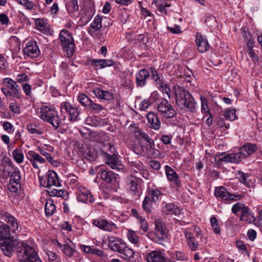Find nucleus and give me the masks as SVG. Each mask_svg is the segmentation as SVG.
<instances>
[{
  "instance_id": "1",
  "label": "nucleus",
  "mask_w": 262,
  "mask_h": 262,
  "mask_svg": "<svg viewBox=\"0 0 262 262\" xmlns=\"http://www.w3.org/2000/svg\"><path fill=\"white\" fill-rule=\"evenodd\" d=\"M0 249L3 253L11 257L18 249L19 262H42L35 248L26 242L13 238L0 239Z\"/></svg>"
},
{
  "instance_id": "2",
  "label": "nucleus",
  "mask_w": 262,
  "mask_h": 262,
  "mask_svg": "<svg viewBox=\"0 0 262 262\" xmlns=\"http://www.w3.org/2000/svg\"><path fill=\"white\" fill-rule=\"evenodd\" d=\"M177 106L182 111L195 113L197 111L196 103L191 94L184 88L177 85L174 88Z\"/></svg>"
},
{
  "instance_id": "3",
  "label": "nucleus",
  "mask_w": 262,
  "mask_h": 262,
  "mask_svg": "<svg viewBox=\"0 0 262 262\" xmlns=\"http://www.w3.org/2000/svg\"><path fill=\"white\" fill-rule=\"evenodd\" d=\"M101 152L105 158V163L112 169L118 171H123L124 166L116 155V149L111 143L105 144L101 149Z\"/></svg>"
},
{
  "instance_id": "4",
  "label": "nucleus",
  "mask_w": 262,
  "mask_h": 262,
  "mask_svg": "<svg viewBox=\"0 0 262 262\" xmlns=\"http://www.w3.org/2000/svg\"><path fill=\"white\" fill-rule=\"evenodd\" d=\"M107 241L109 248L112 251L122 254V258L129 259L133 257L134 252L127 246L126 243L122 239L114 236H108Z\"/></svg>"
},
{
  "instance_id": "5",
  "label": "nucleus",
  "mask_w": 262,
  "mask_h": 262,
  "mask_svg": "<svg viewBox=\"0 0 262 262\" xmlns=\"http://www.w3.org/2000/svg\"><path fill=\"white\" fill-rule=\"evenodd\" d=\"M1 90L7 98H20L21 90L19 86L13 79L5 78L2 82Z\"/></svg>"
},
{
  "instance_id": "6",
  "label": "nucleus",
  "mask_w": 262,
  "mask_h": 262,
  "mask_svg": "<svg viewBox=\"0 0 262 262\" xmlns=\"http://www.w3.org/2000/svg\"><path fill=\"white\" fill-rule=\"evenodd\" d=\"M40 117L41 119L57 129L60 123V119L57 112L54 108L48 106H42L40 108Z\"/></svg>"
},
{
  "instance_id": "7",
  "label": "nucleus",
  "mask_w": 262,
  "mask_h": 262,
  "mask_svg": "<svg viewBox=\"0 0 262 262\" xmlns=\"http://www.w3.org/2000/svg\"><path fill=\"white\" fill-rule=\"evenodd\" d=\"M233 213L236 214L238 212H241L240 221L245 222L248 224H252L255 221V217L251 210L245 204L237 203L232 207Z\"/></svg>"
},
{
  "instance_id": "8",
  "label": "nucleus",
  "mask_w": 262,
  "mask_h": 262,
  "mask_svg": "<svg viewBox=\"0 0 262 262\" xmlns=\"http://www.w3.org/2000/svg\"><path fill=\"white\" fill-rule=\"evenodd\" d=\"M59 39L62 49L67 52L69 56H71L75 48V43L72 34L66 30H62L59 33Z\"/></svg>"
},
{
  "instance_id": "9",
  "label": "nucleus",
  "mask_w": 262,
  "mask_h": 262,
  "mask_svg": "<svg viewBox=\"0 0 262 262\" xmlns=\"http://www.w3.org/2000/svg\"><path fill=\"white\" fill-rule=\"evenodd\" d=\"M184 234L188 248L191 251H195L199 249V242L197 238H200V242L206 244L207 242V237L204 236L200 231H196L195 235H194L191 232L185 230Z\"/></svg>"
},
{
  "instance_id": "10",
  "label": "nucleus",
  "mask_w": 262,
  "mask_h": 262,
  "mask_svg": "<svg viewBox=\"0 0 262 262\" xmlns=\"http://www.w3.org/2000/svg\"><path fill=\"white\" fill-rule=\"evenodd\" d=\"M155 240L158 244L165 246L168 242L169 239L167 230L165 225L159 219L155 221Z\"/></svg>"
},
{
  "instance_id": "11",
  "label": "nucleus",
  "mask_w": 262,
  "mask_h": 262,
  "mask_svg": "<svg viewBox=\"0 0 262 262\" xmlns=\"http://www.w3.org/2000/svg\"><path fill=\"white\" fill-rule=\"evenodd\" d=\"M157 108L163 118L170 119L176 116V111L165 99H162L157 103Z\"/></svg>"
},
{
  "instance_id": "12",
  "label": "nucleus",
  "mask_w": 262,
  "mask_h": 262,
  "mask_svg": "<svg viewBox=\"0 0 262 262\" xmlns=\"http://www.w3.org/2000/svg\"><path fill=\"white\" fill-rule=\"evenodd\" d=\"M39 179L41 185L45 187L50 188L53 186L56 187L61 186L58 175L53 170H49L45 177H39Z\"/></svg>"
},
{
  "instance_id": "13",
  "label": "nucleus",
  "mask_w": 262,
  "mask_h": 262,
  "mask_svg": "<svg viewBox=\"0 0 262 262\" xmlns=\"http://www.w3.org/2000/svg\"><path fill=\"white\" fill-rule=\"evenodd\" d=\"M141 179L133 176L132 173L126 178V188L132 194L139 195L141 193Z\"/></svg>"
},
{
  "instance_id": "14",
  "label": "nucleus",
  "mask_w": 262,
  "mask_h": 262,
  "mask_svg": "<svg viewBox=\"0 0 262 262\" xmlns=\"http://www.w3.org/2000/svg\"><path fill=\"white\" fill-rule=\"evenodd\" d=\"M92 224L99 229L107 232H116L118 229L117 226L113 222L105 219L94 220Z\"/></svg>"
},
{
  "instance_id": "15",
  "label": "nucleus",
  "mask_w": 262,
  "mask_h": 262,
  "mask_svg": "<svg viewBox=\"0 0 262 262\" xmlns=\"http://www.w3.org/2000/svg\"><path fill=\"white\" fill-rule=\"evenodd\" d=\"M257 149L255 144L252 143H247L239 148V151L235 153L236 160L238 163L241 162L243 159H245L252 154Z\"/></svg>"
},
{
  "instance_id": "16",
  "label": "nucleus",
  "mask_w": 262,
  "mask_h": 262,
  "mask_svg": "<svg viewBox=\"0 0 262 262\" xmlns=\"http://www.w3.org/2000/svg\"><path fill=\"white\" fill-rule=\"evenodd\" d=\"M214 162L216 167H220L224 163H238L235 153L226 154L222 152L220 154L216 155L214 157Z\"/></svg>"
},
{
  "instance_id": "17",
  "label": "nucleus",
  "mask_w": 262,
  "mask_h": 262,
  "mask_svg": "<svg viewBox=\"0 0 262 262\" xmlns=\"http://www.w3.org/2000/svg\"><path fill=\"white\" fill-rule=\"evenodd\" d=\"M77 199L79 202L84 203H93L95 199L90 191L84 187L80 186L77 190Z\"/></svg>"
},
{
  "instance_id": "18",
  "label": "nucleus",
  "mask_w": 262,
  "mask_h": 262,
  "mask_svg": "<svg viewBox=\"0 0 262 262\" xmlns=\"http://www.w3.org/2000/svg\"><path fill=\"white\" fill-rule=\"evenodd\" d=\"M26 156L35 169H39L46 162V160L34 151H29Z\"/></svg>"
},
{
  "instance_id": "19",
  "label": "nucleus",
  "mask_w": 262,
  "mask_h": 262,
  "mask_svg": "<svg viewBox=\"0 0 262 262\" xmlns=\"http://www.w3.org/2000/svg\"><path fill=\"white\" fill-rule=\"evenodd\" d=\"M23 51L25 55L32 58L38 57L40 53L37 42L35 41L27 42Z\"/></svg>"
},
{
  "instance_id": "20",
  "label": "nucleus",
  "mask_w": 262,
  "mask_h": 262,
  "mask_svg": "<svg viewBox=\"0 0 262 262\" xmlns=\"http://www.w3.org/2000/svg\"><path fill=\"white\" fill-rule=\"evenodd\" d=\"M165 170L168 180L178 187L181 186L180 179L177 172L169 166L166 165Z\"/></svg>"
},
{
  "instance_id": "21",
  "label": "nucleus",
  "mask_w": 262,
  "mask_h": 262,
  "mask_svg": "<svg viewBox=\"0 0 262 262\" xmlns=\"http://www.w3.org/2000/svg\"><path fill=\"white\" fill-rule=\"evenodd\" d=\"M150 72L145 69L140 70L136 74V84L137 87H143L146 84V80L150 77Z\"/></svg>"
},
{
  "instance_id": "22",
  "label": "nucleus",
  "mask_w": 262,
  "mask_h": 262,
  "mask_svg": "<svg viewBox=\"0 0 262 262\" xmlns=\"http://www.w3.org/2000/svg\"><path fill=\"white\" fill-rule=\"evenodd\" d=\"M0 216L1 219L10 225L9 227L12 231L18 230V224L14 216L4 211L0 212Z\"/></svg>"
},
{
  "instance_id": "23",
  "label": "nucleus",
  "mask_w": 262,
  "mask_h": 262,
  "mask_svg": "<svg viewBox=\"0 0 262 262\" xmlns=\"http://www.w3.org/2000/svg\"><path fill=\"white\" fill-rule=\"evenodd\" d=\"M195 42L198 50L201 53H204L208 50L209 45L207 39L200 33H197L195 36Z\"/></svg>"
},
{
  "instance_id": "24",
  "label": "nucleus",
  "mask_w": 262,
  "mask_h": 262,
  "mask_svg": "<svg viewBox=\"0 0 262 262\" xmlns=\"http://www.w3.org/2000/svg\"><path fill=\"white\" fill-rule=\"evenodd\" d=\"M150 128L156 130H158L161 125V121L157 114L150 112L146 116Z\"/></svg>"
},
{
  "instance_id": "25",
  "label": "nucleus",
  "mask_w": 262,
  "mask_h": 262,
  "mask_svg": "<svg viewBox=\"0 0 262 262\" xmlns=\"http://www.w3.org/2000/svg\"><path fill=\"white\" fill-rule=\"evenodd\" d=\"M99 173L100 174L101 179L107 183L115 184L117 183L116 176L112 171L101 169Z\"/></svg>"
},
{
  "instance_id": "26",
  "label": "nucleus",
  "mask_w": 262,
  "mask_h": 262,
  "mask_svg": "<svg viewBox=\"0 0 262 262\" xmlns=\"http://www.w3.org/2000/svg\"><path fill=\"white\" fill-rule=\"evenodd\" d=\"M165 257L160 251H152L146 254L148 262H164Z\"/></svg>"
},
{
  "instance_id": "27",
  "label": "nucleus",
  "mask_w": 262,
  "mask_h": 262,
  "mask_svg": "<svg viewBox=\"0 0 262 262\" xmlns=\"http://www.w3.org/2000/svg\"><path fill=\"white\" fill-rule=\"evenodd\" d=\"M101 21L102 18L99 15H97L95 17L94 20L88 29V33L91 36H93L96 31L99 30L102 28Z\"/></svg>"
},
{
  "instance_id": "28",
  "label": "nucleus",
  "mask_w": 262,
  "mask_h": 262,
  "mask_svg": "<svg viewBox=\"0 0 262 262\" xmlns=\"http://www.w3.org/2000/svg\"><path fill=\"white\" fill-rule=\"evenodd\" d=\"M93 92L97 97L99 99L110 100L113 99V94L107 91H104L99 88L94 89Z\"/></svg>"
},
{
  "instance_id": "29",
  "label": "nucleus",
  "mask_w": 262,
  "mask_h": 262,
  "mask_svg": "<svg viewBox=\"0 0 262 262\" xmlns=\"http://www.w3.org/2000/svg\"><path fill=\"white\" fill-rule=\"evenodd\" d=\"M242 36L244 38L245 41L246 42L247 47H251L254 46L255 42L252 34L249 31V30L247 27H244L242 29Z\"/></svg>"
},
{
  "instance_id": "30",
  "label": "nucleus",
  "mask_w": 262,
  "mask_h": 262,
  "mask_svg": "<svg viewBox=\"0 0 262 262\" xmlns=\"http://www.w3.org/2000/svg\"><path fill=\"white\" fill-rule=\"evenodd\" d=\"M126 236L128 241L134 244L135 246L139 247L140 246L139 237L134 231L131 229H127Z\"/></svg>"
},
{
  "instance_id": "31",
  "label": "nucleus",
  "mask_w": 262,
  "mask_h": 262,
  "mask_svg": "<svg viewBox=\"0 0 262 262\" xmlns=\"http://www.w3.org/2000/svg\"><path fill=\"white\" fill-rule=\"evenodd\" d=\"M229 193L224 187L221 186L215 188V195L223 200H228Z\"/></svg>"
},
{
  "instance_id": "32",
  "label": "nucleus",
  "mask_w": 262,
  "mask_h": 262,
  "mask_svg": "<svg viewBox=\"0 0 262 262\" xmlns=\"http://www.w3.org/2000/svg\"><path fill=\"white\" fill-rule=\"evenodd\" d=\"M35 24L38 29L45 34H47L50 31V28L48 24L44 19H38L35 21Z\"/></svg>"
},
{
  "instance_id": "33",
  "label": "nucleus",
  "mask_w": 262,
  "mask_h": 262,
  "mask_svg": "<svg viewBox=\"0 0 262 262\" xmlns=\"http://www.w3.org/2000/svg\"><path fill=\"white\" fill-rule=\"evenodd\" d=\"M12 238L10 236V227L6 224L0 226V239Z\"/></svg>"
},
{
  "instance_id": "34",
  "label": "nucleus",
  "mask_w": 262,
  "mask_h": 262,
  "mask_svg": "<svg viewBox=\"0 0 262 262\" xmlns=\"http://www.w3.org/2000/svg\"><path fill=\"white\" fill-rule=\"evenodd\" d=\"M38 150L39 151L41 155L46 158L48 162L52 165L54 166H57L59 165V163L58 161L57 160H54L51 155L49 153L47 152L45 149L40 147H38Z\"/></svg>"
},
{
  "instance_id": "35",
  "label": "nucleus",
  "mask_w": 262,
  "mask_h": 262,
  "mask_svg": "<svg viewBox=\"0 0 262 262\" xmlns=\"http://www.w3.org/2000/svg\"><path fill=\"white\" fill-rule=\"evenodd\" d=\"M45 213L47 216H51L56 209L55 205L52 200H47L45 204Z\"/></svg>"
},
{
  "instance_id": "36",
  "label": "nucleus",
  "mask_w": 262,
  "mask_h": 262,
  "mask_svg": "<svg viewBox=\"0 0 262 262\" xmlns=\"http://www.w3.org/2000/svg\"><path fill=\"white\" fill-rule=\"evenodd\" d=\"M48 192L51 196L60 197L63 199L68 195L67 192L62 189H51L48 190Z\"/></svg>"
},
{
  "instance_id": "37",
  "label": "nucleus",
  "mask_w": 262,
  "mask_h": 262,
  "mask_svg": "<svg viewBox=\"0 0 262 262\" xmlns=\"http://www.w3.org/2000/svg\"><path fill=\"white\" fill-rule=\"evenodd\" d=\"M138 221L140 228L138 232L139 233L143 234L148 231V223L145 218L143 217H138Z\"/></svg>"
},
{
  "instance_id": "38",
  "label": "nucleus",
  "mask_w": 262,
  "mask_h": 262,
  "mask_svg": "<svg viewBox=\"0 0 262 262\" xmlns=\"http://www.w3.org/2000/svg\"><path fill=\"white\" fill-rule=\"evenodd\" d=\"M83 156L88 160L93 161L97 158V154L94 149L88 148L83 152Z\"/></svg>"
},
{
  "instance_id": "39",
  "label": "nucleus",
  "mask_w": 262,
  "mask_h": 262,
  "mask_svg": "<svg viewBox=\"0 0 262 262\" xmlns=\"http://www.w3.org/2000/svg\"><path fill=\"white\" fill-rule=\"evenodd\" d=\"M149 197H145L142 202V208L143 210L147 213H150L152 210V204Z\"/></svg>"
},
{
  "instance_id": "40",
  "label": "nucleus",
  "mask_w": 262,
  "mask_h": 262,
  "mask_svg": "<svg viewBox=\"0 0 262 262\" xmlns=\"http://www.w3.org/2000/svg\"><path fill=\"white\" fill-rule=\"evenodd\" d=\"M235 112V109L232 108H228L224 110L223 113L224 116L227 120L233 121L236 118Z\"/></svg>"
},
{
  "instance_id": "41",
  "label": "nucleus",
  "mask_w": 262,
  "mask_h": 262,
  "mask_svg": "<svg viewBox=\"0 0 262 262\" xmlns=\"http://www.w3.org/2000/svg\"><path fill=\"white\" fill-rule=\"evenodd\" d=\"M150 73L151 74L152 78L154 79L155 82L157 85L158 88L162 86L164 84L163 82L162 79L161 78L159 75L158 74L156 69L154 68H150Z\"/></svg>"
},
{
  "instance_id": "42",
  "label": "nucleus",
  "mask_w": 262,
  "mask_h": 262,
  "mask_svg": "<svg viewBox=\"0 0 262 262\" xmlns=\"http://www.w3.org/2000/svg\"><path fill=\"white\" fill-rule=\"evenodd\" d=\"M12 156L16 163H21L24 159L23 151L20 149H16L12 152Z\"/></svg>"
},
{
  "instance_id": "43",
  "label": "nucleus",
  "mask_w": 262,
  "mask_h": 262,
  "mask_svg": "<svg viewBox=\"0 0 262 262\" xmlns=\"http://www.w3.org/2000/svg\"><path fill=\"white\" fill-rule=\"evenodd\" d=\"M160 195V191L157 189H154L150 190L148 192V195L146 197H149V199L152 202L156 203L159 200V198Z\"/></svg>"
},
{
  "instance_id": "44",
  "label": "nucleus",
  "mask_w": 262,
  "mask_h": 262,
  "mask_svg": "<svg viewBox=\"0 0 262 262\" xmlns=\"http://www.w3.org/2000/svg\"><path fill=\"white\" fill-rule=\"evenodd\" d=\"M87 108L95 114L99 113L104 110V107L102 105L94 103L92 100Z\"/></svg>"
},
{
  "instance_id": "45",
  "label": "nucleus",
  "mask_w": 262,
  "mask_h": 262,
  "mask_svg": "<svg viewBox=\"0 0 262 262\" xmlns=\"http://www.w3.org/2000/svg\"><path fill=\"white\" fill-rule=\"evenodd\" d=\"M78 101L83 106L88 107L92 100L84 94H80L78 98Z\"/></svg>"
},
{
  "instance_id": "46",
  "label": "nucleus",
  "mask_w": 262,
  "mask_h": 262,
  "mask_svg": "<svg viewBox=\"0 0 262 262\" xmlns=\"http://www.w3.org/2000/svg\"><path fill=\"white\" fill-rule=\"evenodd\" d=\"M61 249L63 253L68 257H72L73 255L74 249L68 244L61 245Z\"/></svg>"
},
{
  "instance_id": "47",
  "label": "nucleus",
  "mask_w": 262,
  "mask_h": 262,
  "mask_svg": "<svg viewBox=\"0 0 262 262\" xmlns=\"http://www.w3.org/2000/svg\"><path fill=\"white\" fill-rule=\"evenodd\" d=\"M80 113V110L77 107H74L71 110L70 113L69 114L70 116V120L76 121L79 119L78 118L79 115Z\"/></svg>"
},
{
  "instance_id": "48",
  "label": "nucleus",
  "mask_w": 262,
  "mask_h": 262,
  "mask_svg": "<svg viewBox=\"0 0 262 262\" xmlns=\"http://www.w3.org/2000/svg\"><path fill=\"white\" fill-rule=\"evenodd\" d=\"M201 111L203 113L210 114V111L208 108L207 99L203 96H201Z\"/></svg>"
},
{
  "instance_id": "49",
  "label": "nucleus",
  "mask_w": 262,
  "mask_h": 262,
  "mask_svg": "<svg viewBox=\"0 0 262 262\" xmlns=\"http://www.w3.org/2000/svg\"><path fill=\"white\" fill-rule=\"evenodd\" d=\"M73 107V106L69 102L67 101L63 102L60 104L61 113L62 114L64 112H67L70 114L71 110H72V108Z\"/></svg>"
},
{
  "instance_id": "50",
  "label": "nucleus",
  "mask_w": 262,
  "mask_h": 262,
  "mask_svg": "<svg viewBox=\"0 0 262 262\" xmlns=\"http://www.w3.org/2000/svg\"><path fill=\"white\" fill-rule=\"evenodd\" d=\"M129 131L130 133L134 134L136 138L139 136L142 130L136 124H130L128 127Z\"/></svg>"
},
{
  "instance_id": "51",
  "label": "nucleus",
  "mask_w": 262,
  "mask_h": 262,
  "mask_svg": "<svg viewBox=\"0 0 262 262\" xmlns=\"http://www.w3.org/2000/svg\"><path fill=\"white\" fill-rule=\"evenodd\" d=\"M253 46L248 47V52L249 57L253 62H255L258 61V57L253 49Z\"/></svg>"
},
{
  "instance_id": "52",
  "label": "nucleus",
  "mask_w": 262,
  "mask_h": 262,
  "mask_svg": "<svg viewBox=\"0 0 262 262\" xmlns=\"http://www.w3.org/2000/svg\"><path fill=\"white\" fill-rule=\"evenodd\" d=\"M19 171L15 170L11 175L10 182L20 183V176Z\"/></svg>"
},
{
  "instance_id": "53",
  "label": "nucleus",
  "mask_w": 262,
  "mask_h": 262,
  "mask_svg": "<svg viewBox=\"0 0 262 262\" xmlns=\"http://www.w3.org/2000/svg\"><path fill=\"white\" fill-rule=\"evenodd\" d=\"M102 59H95L89 60L90 64L93 66L95 69H102Z\"/></svg>"
},
{
  "instance_id": "54",
  "label": "nucleus",
  "mask_w": 262,
  "mask_h": 262,
  "mask_svg": "<svg viewBox=\"0 0 262 262\" xmlns=\"http://www.w3.org/2000/svg\"><path fill=\"white\" fill-rule=\"evenodd\" d=\"M3 127L5 130L8 133H12L14 130L13 125L8 121H5L3 123Z\"/></svg>"
},
{
  "instance_id": "55",
  "label": "nucleus",
  "mask_w": 262,
  "mask_h": 262,
  "mask_svg": "<svg viewBox=\"0 0 262 262\" xmlns=\"http://www.w3.org/2000/svg\"><path fill=\"white\" fill-rule=\"evenodd\" d=\"M155 147V143L152 139L147 141L146 145L142 146V148H145L148 152L154 150Z\"/></svg>"
},
{
  "instance_id": "56",
  "label": "nucleus",
  "mask_w": 262,
  "mask_h": 262,
  "mask_svg": "<svg viewBox=\"0 0 262 262\" xmlns=\"http://www.w3.org/2000/svg\"><path fill=\"white\" fill-rule=\"evenodd\" d=\"M20 187V183H13L10 182L9 184L8 185V189L10 190V191L12 192H16Z\"/></svg>"
},
{
  "instance_id": "57",
  "label": "nucleus",
  "mask_w": 262,
  "mask_h": 262,
  "mask_svg": "<svg viewBox=\"0 0 262 262\" xmlns=\"http://www.w3.org/2000/svg\"><path fill=\"white\" fill-rule=\"evenodd\" d=\"M136 138L140 141L144 140L146 142L152 139L146 133L143 132L142 130Z\"/></svg>"
},
{
  "instance_id": "58",
  "label": "nucleus",
  "mask_w": 262,
  "mask_h": 262,
  "mask_svg": "<svg viewBox=\"0 0 262 262\" xmlns=\"http://www.w3.org/2000/svg\"><path fill=\"white\" fill-rule=\"evenodd\" d=\"M151 105V102L147 99H145L141 102L140 104V110L145 111Z\"/></svg>"
},
{
  "instance_id": "59",
  "label": "nucleus",
  "mask_w": 262,
  "mask_h": 262,
  "mask_svg": "<svg viewBox=\"0 0 262 262\" xmlns=\"http://www.w3.org/2000/svg\"><path fill=\"white\" fill-rule=\"evenodd\" d=\"M167 29L169 32L173 34H180L182 32L181 28L178 25H174L173 27L168 26Z\"/></svg>"
},
{
  "instance_id": "60",
  "label": "nucleus",
  "mask_w": 262,
  "mask_h": 262,
  "mask_svg": "<svg viewBox=\"0 0 262 262\" xmlns=\"http://www.w3.org/2000/svg\"><path fill=\"white\" fill-rule=\"evenodd\" d=\"M165 211L168 212H175V210L177 209V207L172 203L166 204L163 208Z\"/></svg>"
},
{
  "instance_id": "61",
  "label": "nucleus",
  "mask_w": 262,
  "mask_h": 262,
  "mask_svg": "<svg viewBox=\"0 0 262 262\" xmlns=\"http://www.w3.org/2000/svg\"><path fill=\"white\" fill-rule=\"evenodd\" d=\"M8 67V63L6 61L5 58L0 54V69L5 70Z\"/></svg>"
},
{
  "instance_id": "62",
  "label": "nucleus",
  "mask_w": 262,
  "mask_h": 262,
  "mask_svg": "<svg viewBox=\"0 0 262 262\" xmlns=\"http://www.w3.org/2000/svg\"><path fill=\"white\" fill-rule=\"evenodd\" d=\"M9 108L11 110V111L13 113L18 114L20 113L19 107L16 104V103L14 102L10 103L9 105Z\"/></svg>"
},
{
  "instance_id": "63",
  "label": "nucleus",
  "mask_w": 262,
  "mask_h": 262,
  "mask_svg": "<svg viewBox=\"0 0 262 262\" xmlns=\"http://www.w3.org/2000/svg\"><path fill=\"white\" fill-rule=\"evenodd\" d=\"M102 69H104L107 67H111L114 65L115 62L111 59H102Z\"/></svg>"
},
{
  "instance_id": "64",
  "label": "nucleus",
  "mask_w": 262,
  "mask_h": 262,
  "mask_svg": "<svg viewBox=\"0 0 262 262\" xmlns=\"http://www.w3.org/2000/svg\"><path fill=\"white\" fill-rule=\"evenodd\" d=\"M131 166L133 169L136 168L138 169L139 171L142 170L143 165L141 162L139 161H132L131 163Z\"/></svg>"
}]
</instances>
